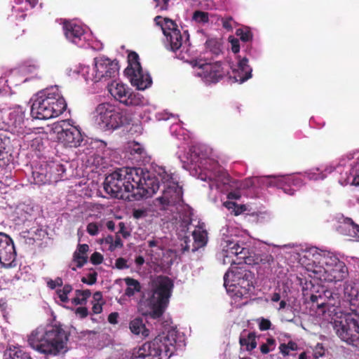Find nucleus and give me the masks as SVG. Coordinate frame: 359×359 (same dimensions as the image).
Listing matches in <instances>:
<instances>
[{
	"mask_svg": "<svg viewBox=\"0 0 359 359\" xmlns=\"http://www.w3.org/2000/svg\"><path fill=\"white\" fill-rule=\"evenodd\" d=\"M316 259L319 265L313 269L316 278L324 282H339L346 278L348 269L344 262L330 253L318 254Z\"/></svg>",
	"mask_w": 359,
	"mask_h": 359,
	"instance_id": "nucleus-6",
	"label": "nucleus"
},
{
	"mask_svg": "<svg viewBox=\"0 0 359 359\" xmlns=\"http://www.w3.org/2000/svg\"><path fill=\"white\" fill-rule=\"evenodd\" d=\"M97 273L96 271H93L88 274L87 277H82L81 282L85 284H88L92 285L97 282Z\"/></svg>",
	"mask_w": 359,
	"mask_h": 359,
	"instance_id": "nucleus-43",
	"label": "nucleus"
},
{
	"mask_svg": "<svg viewBox=\"0 0 359 359\" xmlns=\"http://www.w3.org/2000/svg\"><path fill=\"white\" fill-rule=\"evenodd\" d=\"M128 63L124 73L132 86L141 90L149 88L152 83V79L148 73L143 72L139 55L136 52L131 51L128 53Z\"/></svg>",
	"mask_w": 359,
	"mask_h": 359,
	"instance_id": "nucleus-9",
	"label": "nucleus"
},
{
	"mask_svg": "<svg viewBox=\"0 0 359 359\" xmlns=\"http://www.w3.org/2000/svg\"><path fill=\"white\" fill-rule=\"evenodd\" d=\"M233 76L230 75L229 78H233L234 81L243 83L252 76V69L248 65V60L245 57L238 62V69L236 72L232 71Z\"/></svg>",
	"mask_w": 359,
	"mask_h": 359,
	"instance_id": "nucleus-23",
	"label": "nucleus"
},
{
	"mask_svg": "<svg viewBox=\"0 0 359 359\" xmlns=\"http://www.w3.org/2000/svg\"><path fill=\"white\" fill-rule=\"evenodd\" d=\"M222 27L227 31H231L233 29L232 23L233 22V20L232 17H226L221 19Z\"/></svg>",
	"mask_w": 359,
	"mask_h": 359,
	"instance_id": "nucleus-45",
	"label": "nucleus"
},
{
	"mask_svg": "<svg viewBox=\"0 0 359 359\" xmlns=\"http://www.w3.org/2000/svg\"><path fill=\"white\" fill-rule=\"evenodd\" d=\"M269 177H273V180L269 182V186H275L282 189L284 193L292 196L294 195L295 190L292 189L290 184L287 182V178L285 177H276L269 176Z\"/></svg>",
	"mask_w": 359,
	"mask_h": 359,
	"instance_id": "nucleus-27",
	"label": "nucleus"
},
{
	"mask_svg": "<svg viewBox=\"0 0 359 359\" xmlns=\"http://www.w3.org/2000/svg\"><path fill=\"white\" fill-rule=\"evenodd\" d=\"M258 326L261 331L269 330L271 327V323L269 319L261 318L258 319Z\"/></svg>",
	"mask_w": 359,
	"mask_h": 359,
	"instance_id": "nucleus-44",
	"label": "nucleus"
},
{
	"mask_svg": "<svg viewBox=\"0 0 359 359\" xmlns=\"http://www.w3.org/2000/svg\"><path fill=\"white\" fill-rule=\"evenodd\" d=\"M232 276V281L245 290H250L252 285L254 274L249 270L243 267L231 268V271H227L224 276V285H228L227 278L229 275Z\"/></svg>",
	"mask_w": 359,
	"mask_h": 359,
	"instance_id": "nucleus-18",
	"label": "nucleus"
},
{
	"mask_svg": "<svg viewBox=\"0 0 359 359\" xmlns=\"http://www.w3.org/2000/svg\"><path fill=\"white\" fill-rule=\"evenodd\" d=\"M127 123H128V118L117 109L107 119L100 123L103 128L108 130L116 129Z\"/></svg>",
	"mask_w": 359,
	"mask_h": 359,
	"instance_id": "nucleus-22",
	"label": "nucleus"
},
{
	"mask_svg": "<svg viewBox=\"0 0 359 359\" xmlns=\"http://www.w3.org/2000/svg\"><path fill=\"white\" fill-rule=\"evenodd\" d=\"M29 345L46 357L56 356L67 351L68 337L59 325L39 326L28 336Z\"/></svg>",
	"mask_w": 359,
	"mask_h": 359,
	"instance_id": "nucleus-1",
	"label": "nucleus"
},
{
	"mask_svg": "<svg viewBox=\"0 0 359 359\" xmlns=\"http://www.w3.org/2000/svg\"><path fill=\"white\" fill-rule=\"evenodd\" d=\"M111 95L126 106H140L144 103V97L137 92L133 91L127 85L113 81L107 85Z\"/></svg>",
	"mask_w": 359,
	"mask_h": 359,
	"instance_id": "nucleus-10",
	"label": "nucleus"
},
{
	"mask_svg": "<svg viewBox=\"0 0 359 359\" xmlns=\"http://www.w3.org/2000/svg\"><path fill=\"white\" fill-rule=\"evenodd\" d=\"M154 22L159 26L165 36V46L168 49L175 52L182 45V36L176 22L168 18L160 15L156 16Z\"/></svg>",
	"mask_w": 359,
	"mask_h": 359,
	"instance_id": "nucleus-11",
	"label": "nucleus"
},
{
	"mask_svg": "<svg viewBox=\"0 0 359 359\" xmlns=\"http://www.w3.org/2000/svg\"><path fill=\"white\" fill-rule=\"evenodd\" d=\"M337 335L349 345L359 348V314L346 313L333 322Z\"/></svg>",
	"mask_w": 359,
	"mask_h": 359,
	"instance_id": "nucleus-8",
	"label": "nucleus"
},
{
	"mask_svg": "<svg viewBox=\"0 0 359 359\" xmlns=\"http://www.w3.org/2000/svg\"><path fill=\"white\" fill-rule=\"evenodd\" d=\"M138 171L141 172L136 168H123L108 175L103 184L105 192L112 198H133L134 184L140 180Z\"/></svg>",
	"mask_w": 359,
	"mask_h": 359,
	"instance_id": "nucleus-4",
	"label": "nucleus"
},
{
	"mask_svg": "<svg viewBox=\"0 0 359 359\" xmlns=\"http://www.w3.org/2000/svg\"><path fill=\"white\" fill-rule=\"evenodd\" d=\"M50 288L55 289L57 286L62 285V280L61 278H57L55 280H50L48 283Z\"/></svg>",
	"mask_w": 359,
	"mask_h": 359,
	"instance_id": "nucleus-54",
	"label": "nucleus"
},
{
	"mask_svg": "<svg viewBox=\"0 0 359 359\" xmlns=\"http://www.w3.org/2000/svg\"><path fill=\"white\" fill-rule=\"evenodd\" d=\"M130 331L135 334H142L144 337L149 335V330H147L143 323L142 319L140 318H136L131 320L129 325Z\"/></svg>",
	"mask_w": 359,
	"mask_h": 359,
	"instance_id": "nucleus-31",
	"label": "nucleus"
},
{
	"mask_svg": "<svg viewBox=\"0 0 359 359\" xmlns=\"http://www.w3.org/2000/svg\"><path fill=\"white\" fill-rule=\"evenodd\" d=\"M229 42L231 45V50L234 53H237L240 50V43L239 40L236 38H229Z\"/></svg>",
	"mask_w": 359,
	"mask_h": 359,
	"instance_id": "nucleus-50",
	"label": "nucleus"
},
{
	"mask_svg": "<svg viewBox=\"0 0 359 359\" xmlns=\"http://www.w3.org/2000/svg\"><path fill=\"white\" fill-rule=\"evenodd\" d=\"M67 109V102L56 86L38 93L32 99L31 116L34 119L47 120L57 117Z\"/></svg>",
	"mask_w": 359,
	"mask_h": 359,
	"instance_id": "nucleus-3",
	"label": "nucleus"
},
{
	"mask_svg": "<svg viewBox=\"0 0 359 359\" xmlns=\"http://www.w3.org/2000/svg\"><path fill=\"white\" fill-rule=\"evenodd\" d=\"M76 297L72 299V303L75 305L85 304L87 299L90 297L91 292L90 290H76L75 291Z\"/></svg>",
	"mask_w": 359,
	"mask_h": 359,
	"instance_id": "nucleus-35",
	"label": "nucleus"
},
{
	"mask_svg": "<svg viewBox=\"0 0 359 359\" xmlns=\"http://www.w3.org/2000/svg\"><path fill=\"white\" fill-rule=\"evenodd\" d=\"M138 171L140 180H135L134 184L133 198L139 200L143 197H151L158 190L160 187L158 179L153 176L149 172H144L142 168H136Z\"/></svg>",
	"mask_w": 359,
	"mask_h": 359,
	"instance_id": "nucleus-12",
	"label": "nucleus"
},
{
	"mask_svg": "<svg viewBox=\"0 0 359 359\" xmlns=\"http://www.w3.org/2000/svg\"><path fill=\"white\" fill-rule=\"evenodd\" d=\"M118 226H119L118 232L121 233L124 238H127L130 235V233L126 230L125 224L123 222H120L118 224Z\"/></svg>",
	"mask_w": 359,
	"mask_h": 359,
	"instance_id": "nucleus-59",
	"label": "nucleus"
},
{
	"mask_svg": "<svg viewBox=\"0 0 359 359\" xmlns=\"http://www.w3.org/2000/svg\"><path fill=\"white\" fill-rule=\"evenodd\" d=\"M88 250L89 246L87 244H79L77 250L75 252H79L80 255H86Z\"/></svg>",
	"mask_w": 359,
	"mask_h": 359,
	"instance_id": "nucleus-53",
	"label": "nucleus"
},
{
	"mask_svg": "<svg viewBox=\"0 0 359 359\" xmlns=\"http://www.w3.org/2000/svg\"><path fill=\"white\" fill-rule=\"evenodd\" d=\"M241 197V194L239 191H231L227 194V198L230 200H238Z\"/></svg>",
	"mask_w": 359,
	"mask_h": 359,
	"instance_id": "nucleus-58",
	"label": "nucleus"
},
{
	"mask_svg": "<svg viewBox=\"0 0 359 359\" xmlns=\"http://www.w3.org/2000/svg\"><path fill=\"white\" fill-rule=\"evenodd\" d=\"M57 138L65 147H78L81 146L83 140L81 130L74 126L62 128L61 131L57 133Z\"/></svg>",
	"mask_w": 359,
	"mask_h": 359,
	"instance_id": "nucleus-19",
	"label": "nucleus"
},
{
	"mask_svg": "<svg viewBox=\"0 0 359 359\" xmlns=\"http://www.w3.org/2000/svg\"><path fill=\"white\" fill-rule=\"evenodd\" d=\"M193 238L194 239V243H196V246L192 249L193 251L196 250L198 248L202 247V231H201V227L198 226V230H195L192 233Z\"/></svg>",
	"mask_w": 359,
	"mask_h": 359,
	"instance_id": "nucleus-41",
	"label": "nucleus"
},
{
	"mask_svg": "<svg viewBox=\"0 0 359 359\" xmlns=\"http://www.w3.org/2000/svg\"><path fill=\"white\" fill-rule=\"evenodd\" d=\"M273 348L271 349L269 346H268V344H263L260 346V351L262 352V353L263 354H267L269 353L271 351H272Z\"/></svg>",
	"mask_w": 359,
	"mask_h": 359,
	"instance_id": "nucleus-63",
	"label": "nucleus"
},
{
	"mask_svg": "<svg viewBox=\"0 0 359 359\" xmlns=\"http://www.w3.org/2000/svg\"><path fill=\"white\" fill-rule=\"evenodd\" d=\"M63 30L66 38L75 44H79L84 39L85 31L82 26L75 22L65 20Z\"/></svg>",
	"mask_w": 359,
	"mask_h": 359,
	"instance_id": "nucleus-21",
	"label": "nucleus"
},
{
	"mask_svg": "<svg viewBox=\"0 0 359 359\" xmlns=\"http://www.w3.org/2000/svg\"><path fill=\"white\" fill-rule=\"evenodd\" d=\"M130 154L137 155L140 158H142L146 154V152L142 145L138 143H134L130 149Z\"/></svg>",
	"mask_w": 359,
	"mask_h": 359,
	"instance_id": "nucleus-42",
	"label": "nucleus"
},
{
	"mask_svg": "<svg viewBox=\"0 0 359 359\" xmlns=\"http://www.w3.org/2000/svg\"><path fill=\"white\" fill-rule=\"evenodd\" d=\"M92 310L95 314L100 313L102 311V304L99 302L94 303Z\"/></svg>",
	"mask_w": 359,
	"mask_h": 359,
	"instance_id": "nucleus-57",
	"label": "nucleus"
},
{
	"mask_svg": "<svg viewBox=\"0 0 359 359\" xmlns=\"http://www.w3.org/2000/svg\"><path fill=\"white\" fill-rule=\"evenodd\" d=\"M205 54L208 53L217 56L222 52V43L217 39H210L205 42Z\"/></svg>",
	"mask_w": 359,
	"mask_h": 359,
	"instance_id": "nucleus-32",
	"label": "nucleus"
},
{
	"mask_svg": "<svg viewBox=\"0 0 359 359\" xmlns=\"http://www.w3.org/2000/svg\"><path fill=\"white\" fill-rule=\"evenodd\" d=\"M157 175V178L164 184V187L167 186L165 184H172V182H175L173 181V175L167 172L163 168H159Z\"/></svg>",
	"mask_w": 359,
	"mask_h": 359,
	"instance_id": "nucleus-37",
	"label": "nucleus"
},
{
	"mask_svg": "<svg viewBox=\"0 0 359 359\" xmlns=\"http://www.w3.org/2000/svg\"><path fill=\"white\" fill-rule=\"evenodd\" d=\"M341 231H347L346 235L359 241V225L353 222L351 218L346 217L344 220V224L339 226Z\"/></svg>",
	"mask_w": 359,
	"mask_h": 359,
	"instance_id": "nucleus-24",
	"label": "nucleus"
},
{
	"mask_svg": "<svg viewBox=\"0 0 359 359\" xmlns=\"http://www.w3.org/2000/svg\"><path fill=\"white\" fill-rule=\"evenodd\" d=\"M50 180L54 182H58L62 180L64 175L66 172V168L65 165L57 163H52L48 165Z\"/></svg>",
	"mask_w": 359,
	"mask_h": 359,
	"instance_id": "nucleus-28",
	"label": "nucleus"
},
{
	"mask_svg": "<svg viewBox=\"0 0 359 359\" xmlns=\"http://www.w3.org/2000/svg\"><path fill=\"white\" fill-rule=\"evenodd\" d=\"M76 314L81 318H86L88 315V309L83 306L78 307L76 309Z\"/></svg>",
	"mask_w": 359,
	"mask_h": 359,
	"instance_id": "nucleus-52",
	"label": "nucleus"
},
{
	"mask_svg": "<svg viewBox=\"0 0 359 359\" xmlns=\"http://www.w3.org/2000/svg\"><path fill=\"white\" fill-rule=\"evenodd\" d=\"M116 267L118 269H128L129 266L127 264V261L123 257H119L116 259Z\"/></svg>",
	"mask_w": 359,
	"mask_h": 359,
	"instance_id": "nucleus-49",
	"label": "nucleus"
},
{
	"mask_svg": "<svg viewBox=\"0 0 359 359\" xmlns=\"http://www.w3.org/2000/svg\"><path fill=\"white\" fill-rule=\"evenodd\" d=\"M310 301L313 306L321 310L322 313L330 311L331 308L340 306V296L337 292L320 287L318 290L312 291Z\"/></svg>",
	"mask_w": 359,
	"mask_h": 359,
	"instance_id": "nucleus-13",
	"label": "nucleus"
},
{
	"mask_svg": "<svg viewBox=\"0 0 359 359\" xmlns=\"http://www.w3.org/2000/svg\"><path fill=\"white\" fill-rule=\"evenodd\" d=\"M6 120L1 129L11 130L13 133L22 135L25 133L24 115L21 111H13L8 114H4Z\"/></svg>",
	"mask_w": 359,
	"mask_h": 359,
	"instance_id": "nucleus-20",
	"label": "nucleus"
},
{
	"mask_svg": "<svg viewBox=\"0 0 359 359\" xmlns=\"http://www.w3.org/2000/svg\"><path fill=\"white\" fill-rule=\"evenodd\" d=\"M192 20L197 22H202V11H196L194 13Z\"/></svg>",
	"mask_w": 359,
	"mask_h": 359,
	"instance_id": "nucleus-60",
	"label": "nucleus"
},
{
	"mask_svg": "<svg viewBox=\"0 0 359 359\" xmlns=\"http://www.w3.org/2000/svg\"><path fill=\"white\" fill-rule=\"evenodd\" d=\"M116 109V106L109 102H103L99 104L96 109L97 118L102 123L104 119H107Z\"/></svg>",
	"mask_w": 359,
	"mask_h": 359,
	"instance_id": "nucleus-26",
	"label": "nucleus"
},
{
	"mask_svg": "<svg viewBox=\"0 0 359 359\" xmlns=\"http://www.w3.org/2000/svg\"><path fill=\"white\" fill-rule=\"evenodd\" d=\"M190 64L194 68L198 67V71L194 72L195 76L201 77L202 76V63L201 60H194L190 62Z\"/></svg>",
	"mask_w": 359,
	"mask_h": 359,
	"instance_id": "nucleus-47",
	"label": "nucleus"
},
{
	"mask_svg": "<svg viewBox=\"0 0 359 359\" xmlns=\"http://www.w3.org/2000/svg\"><path fill=\"white\" fill-rule=\"evenodd\" d=\"M124 282L127 285L125 290V295L128 297L134 296L136 292H140L142 290L140 283L136 279L127 277L124 278Z\"/></svg>",
	"mask_w": 359,
	"mask_h": 359,
	"instance_id": "nucleus-30",
	"label": "nucleus"
},
{
	"mask_svg": "<svg viewBox=\"0 0 359 359\" xmlns=\"http://www.w3.org/2000/svg\"><path fill=\"white\" fill-rule=\"evenodd\" d=\"M239 343L241 346H245L248 351H251L257 346L256 334L255 332H250L247 337L241 336Z\"/></svg>",
	"mask_w": 359,
	"mask_h": 359,
	"instance_id": "nucleus-33",
	"label": "nucleus"
},
{
	"mask_svg": "<svg viewBox=\"0 0 359 359\" xmlns=\"http://www.w3.org/2000/svg\"><path fill=\"white\" fill-rule=\"evenodd\" d=\"M286 346L290 351H297L298 349L297 344L293 341H290L286 344Z\"/></svg>",
	"mask_w": 359,
	"mask_h": 359,
	"instance_id": "nucleus-62",
	"label": "nucleus"
},
{
	"mask_svg": "<svg viewBox=\"0 0 359 359\" xmlns=\"http://www.w3.org/2000/svg\"><path fill=\"white\" fill-rule=\"evenodd\" d=\"M73 261L76 264V268H81L87 262L88 257L87 255H80L79 252H74Z\"/></svg>",
	"mask_w": 359,
	"mask_h": 359,
	"instance_id": "nucleus-40",
	"label": "nucleus"
},
{
	"mask_svg": "<svg viewBox=\"0 0 359 359\" xmlns=\"http://www.w3.org/2000/svg\"><path fill=\"white\" fill-rule=\"evenodd\" d=\"M202 150L200 146H192L189 149V158L194 169H198V175L202 174V157L201 154Z\"/></svg>",
	"mask_w": 359,
	"mask_h": 359,
	"instance_id": "nucleus-25",
	"label": "nucleus"
},
{
	"mask_svg": "<svg viewBox=\"0 0 359 359\" xmlns=\"http://www.w3.org/2000/svg\"><path fill=\"white\" fill-rule=\"evenodd\" d=\"M183 191L176 182H172V184H168L163 190L161 196L156 198V200L163 206L165 209L168 206H178L183 203L182 199Z\"/></svg>",
	"mask_w": 359,
	"mask_h": 359,
	"instance_id": "nucleus-17",
	"label": "nucleus"
},
{
	"mask_svg": "<svg viewBox=\"0 0 359 359\" xmlns=\"http://www.w3.org/2000/svg\"><path fill=\"white\" fill-rule=\"evenodd\" d=\"M86 231L90 236H96L99 233V225L95 222H90L87 225Z\"/></svg>",
	"mask_w": 359,
	"mask_h": 359,
	"instance_id": "nucleus-46",
	"label": "nucleus"
},
{
	"mask_svg": "<svg viewBox=\"0 0 359 359\" xmlns=\"http://www.w3.org/2000/svg\"><path fill=\"white\" fill-rule=\"evenodd\" d=\"M115 248H121L123 247V243L119 236H116L113 244Z\"/></svg>",
	"mask_w": 359,
	"mask_h": 359,
	"instance_id": "nucleus-64",
	"label": "nucleus"
},
{
	"mask_svg": "<svg viewBox=\"0 0 359 359\" xmlns=\"http://www.w3.org/2000/svg\"><path fill=\"white\" fill-rule=\"evenodd\" d=\"M174 283L165 276H158L152 281L151 295L138 303V311L144 316L160 318L168 306Z\"/></svg>",
	"mask_w": 359,
	"mask_h": 359,
	"instance_id": "nucleus-2",
	"label": "nucleus"
},
{
	"mask_svg": "<svg viewBox=\"0 0 359 359\" xmlns=\"http://www.w3.org/2000/svg\"><path fill=\"white\" fill-rule=\"evenodd\" d=\"M1 136L2 135L0 133V161L4 159L5 156H6V152L5 151V144L3 142Z\"/></svg>",
	"mask_w": 359,
	"mask_h": 359,
	"instance_id": "nucleus-55",
	"label": "nucleus"
},
{
	"mask_svg": "<svg viewBox=\"0 0 359 359\" xmlns=\"http://www.w3.org/2000/svg\"><path fill=\"white\" fill-rule=\"evenodd\" d=\"M236 34L243 42H249L252 40L253 34L249 27L239 28L236 30Z\"/></svg>",
	"mask_w": 359,
	"mask_h": 359,
	"instance_id": "nucleus-38",
	"label": "nucleus"
},
{
	"mask_svg": "<svg viewBox=\"0 0 359 359\" xmlns=\"http://www.w3.org/2000/svg\"><path fill=\"white\" fill-rule=\"evenodd\" d=\"M72 289L71 285L66 284L62 289L57 290V294L62 302L67 303L69 302L68 294L72 291Z\"/></svg>",
	"mask_w": 359,
	"mask_h": 359,
	"instance_id": "nucleus-39",
	"label": "nucleus"
},
{
	"mask_svg": "<svg viewBox=\"0 0 359 359\" xmlns=\"http://www.w3.org/2000/svg\"><path fill=\"white\" fill-rule=\"evenodd\" d=\"M280 352L284 355H288L290 350L287 348L286 344H280L279 346Z\"/></svg>",
	"mask_w": 359,
	"mask_h": 359,
	"instance_id": "nucleus-61",
	"label": "nucleus"
},
{
	"mask_svg": "<svg viewBox=\"0 0 359 359\" xmlns=\"http://www.w3.org/2000/svg\"><path fill=\"white\" fill-rule=\"evenodd\" d=\"M118 313L117 312L111 313L108 316V321L111 324H116L118 323Z\"/></svg>",
	"mask_w": 359,
	"mask_h": 359,
	"instance_id": "nucleus-56",
	"label": "nucleus"
},
{
	"mask_svg": "<svg viewBox=\"0 0 359 359\" xmlns=\"http://www.w3.org/2000/svg\"><path fill=\"white\" fill-rule=\"evenodd\" d=\"M21 69L25 73L33 74L37 76L40 65L36 61L26 60L22 64Z\"/></svg>",
	"mask_w": 359,
	"mask_h": 359,
	"instance_id": "nucleus-36",
	"label": "nucleus"
},
{
	"mask_svg": "<svg viewBox=\"0 0 359 359\" xmlns=\"http://www.w3.org/2000/svg\"><path fill=\"white\" fill-rule=\"evenodd\" d=\"M178 214L179 219L181 220L185 225L189 224L191 221L192 210L191 208L183 203L179 205L175 208Z\"/></svg>",
	"mask_w": 359,
	"mask_h": 359,
	"instance_id": "nucleus-29",
	"label": "nucleus"
},
{
	"mask_svg": "<svg viewBox=\"0 0 359 359\" xmlns=\"http://www.w3.org/2000/svg\"><path fill=\"white\" fill-rule=\"evenodd\" d=\"M94 72L95 75L93 77V81L95 83L114 79L118 75V63L108 58H95Z\"/></svg>",
	"mask_w": 359,
	"mask_h": 359,
	"instance_id": "nucleus-14",
	"label": "nucleus"
},
{
	"mask_svg": "<svg viewBox=\"0 0 359 359\" xmlns=\"http://www.w3.org/2000/svg\"><path fill=\"white\" fill-rule=\"evenodd\" d=\"M223 252L226 257H235L231 261V264L257 265L259 264H270L273 262V257L269 254H256L250 249L245 243L240 244L239 241L226 240L223 243Z\"/></svg>",
	"mask_w": 359,
	"mask_h": 359,
	"instance_id": "nucleus-5",
	"label": "nucleus"
},
{
	"mask_svg": "<svg viewBox=\"0 0 359 359\" xmlns=\"http://www.w3.org/2000/svg\"><path fill=\"white\" fill-rule=\"evenodd\" d=\"M5 359H32L29 354L20 348L15 347L10 349L8 353L5 354Z\"/></svg>",
	"mask_w": 359,
	"mask_h": 359,
	"instance_id": "nucleus-34",
	"label": "nucleus"
},
{
	"mask_svg": "<svg viewBox=\"0 0 359 359\" xmlns=\"http://www.w3.org/2000/svg\"><path fill=\"white\" fill-rule=\"evenodd\" d=\"M174 344L168 336L158 335L145 342L133 359H168L173 353Z\"/></svg>",
	"mask_w": 359,
	"mask_h": 359,
	"instance_id": "nucleus-7",
	"label": "nucleus"
},
{
	"mask_svg": "<svg viewBox=\"0 0 359 359\" xmlns=\"http://www.w3.org/2000/svg\"><path fill=\"white\" fill-rule=\"evenodd\" d=\"M208 57H203V82L205 83H217L225 75L229 74V65L219 61L208 62Z\"/></svg>",
	"mask_w": 359,
	"mask_h": 359,
	"instance_id": "nucleus-15",
	"label": "nucleus"
},
{
	"mask_svg": "<svg viewBox=\"0 0 359 359\" xmlns=\"http://www.w3.org/2000/svg\"><path fill=\"white\" fill-rule=\"evenodd\" d=\"M170 0H154L156 7L158 8L160 11H165L168 8V3Z\"/></svg>",
	"mask_w": 359,
	"mask_h": 359,
	"instance_id": "nucleus-51",
	"label": "nucleus"
},
{
	"mask_svg": "<svg viewBox=\"0 0 359 359\" xmlns=\"http://www.w3.org/2000/svg\"><path fill=\"white\" fill-rule=\"evenodd\" d=\"M90 260L92 264L97 265L103 262V256L100 252H95L90 256Z\"/></svg>",
	"mask_w": 359,
	"mask_h": 359,
	"instance_id": "nucleus-48",
	"label": "nucleus"
},
{
	"mask_svg": "<svg viewBox=\"0 0 359 359\" xmlns=\"http://www.w3.org/2000/svg\"><path fill=\"white\" fill-rule=\"evenodd\" d=\"M16 252L11 238L0 232V263L2 267L8 269L15 266Z\"/></svg>",
	"mask_w": 359,
	"mask_h": 359,
	"instance_id": "nucleus-16",
	"label": "nucleus"
}]
</instances>
